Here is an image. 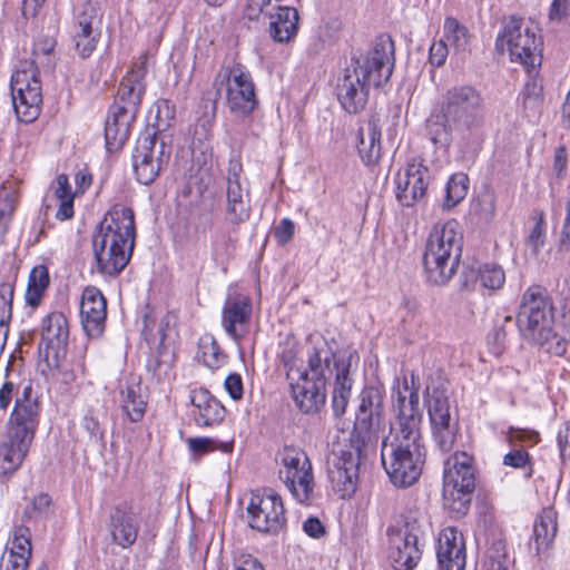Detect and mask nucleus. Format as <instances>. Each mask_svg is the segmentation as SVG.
<instances>
[{
  "instance_id": "1",
  "label": "nucleus",
  "mask_w": 570,
  "mask_h": 570,
  "mask_svg": "<svg viewBox=\"0 0 570 570\" xmlns=\"http://www.w3.org/2000/svg\"><path fill=\"white\" fill-rule=\"evenodd\" d=\"M419 389V379L413 372L410 376L396 379L393 386V409L396 417L391 424L390 434L383 438L381 443L382 465L390 481L397 488L414 484L424 464Z\"/></svg>"
},
{
  "instance_id": "2",
  "label": "nucleus",
  "mask_w": 570,
  "mask_h": 570,
  "mask_svg": "<svg viewBox=\"0 0 570 570\" xmlns=\"http://www.w3.org/2000/svg\"><path fill=\"white\" fill-rule=\"evenodd\" d=\"M382 385L365 386L360 394V405L351 432H340L332 442L327 455V475L333 490L340 498H351L358 482V470L363 456L373 450L383 429Z\"/></svg>"
},
{
  "instance_id": "3",
  "label": "nucleus",
  "mask_w": 570,
  "mask_h": 570,
  "mask_svg": "<svg viewBox=\"0 0 570 570\" xmlns=\"http://www.w3.org/2000/svg\"><path fill=\"white\" fill-rule=\"evenodd\" d=\"M136 238L131 208L115 205L92 236L96 268L105 277H116L128 265Z\"/></svg>"
},
{
  "instance_id": "4",
  "label": "nucleus",
  "mask_w": 570,
  "mask_h": 570,
  "mask_svg": "<svg viewBox=\"0 0 570 570\" xmlns=\"http://www.w3.org/2000/svg\"><path fill=\"white\" fill-rule=\"evenodd\" d=\"M440 109L453 126L456 145L462 153L478 151L487 136L482 92L466 83L451 86L442 95Z\"/></svg>"
},
{
  "instance_id": "5",
  "label": "nucleus",
  "mask_w": 570,
  "mask_h": 570,
  "mask_svg": "<svg viewBox=\"0 0 570 570\" xmlns=\"http://www.w3.org/2000/svg\"><path fill=\"white\" fill-rule=\"evenodd\" d=\"M226 220L230 228H218L212 235V248L216 256L228 255L237 242L238 227L250 217L249 183L238 159H230L226 175Z\"/></svg>"
},
{
  "instance_id": "6",
  "label": "nucleus",
  "mask_w": 570,
  "mask_h": 570,
  "mask_svg": "<svg viewBox=\"0 0 570 570\" xmlns=\"http://www.w3.org/2000/svg\"><path fill=\"white\" fill-rule=\"evenodd\" d=\"M462 245L463 234L456 220L434 225L423 258L424 268L432 282L444 284L454 275Z\"/></svg>"
},
{
  "instance_id": "7",
  "label": "nucleus",
  "mask_w": 570,
  "mask_h": 570,
  "mask_svg": "<svg viewBox=\"0 0 570 570\" xmlns=\"http://www.w3.org/2000/svg\"><path fill=\"white\" fill-rule=\"evenodd\" d=\"M389 559L395 570L414 569L422 557L421 513L413 508L401 511L387 527Z\"/></svg>"
},
{
  "instance_id": "8",
  "label": "nucleus",
  "mask_w": 570,
  "mask_h": 570,
  "mask_svg": "<svg viewBox=\"0 0 570 570\" xmlns=\"http://www.w3.org/2000/svg\"><path fill=\"white\" fill-rule=\"evenodd\" d=\"M473 458L463 451H455L444 460L443 505L455 517L465 515L475 489Z\"/></svg>"
},
{
  "instance_id": "9",
  "label": "nucleus",
  "mask_w": 570,
  "mask_h": 570,
  "mask_svg": "<svg viewBox=\"0 0 570 570\" xmlns=\"http://www.w3.org/2000/svg\"><path fill=\"white\" fill-rule=\"evenodd\" d=\"M517 325L524 340L540 346L553 336L552 306L542 287L531 286L523 293Z\"/></svg>"
},
{
  "instance_id": "10",
  "label": "nucleus",
  "mask_w": 570,
  "mask_h": 570,
  "mask_svg": "<svg viewBox=\"0 0 570 570\" xmlns=\"http://www.w3.org/2000/svg\"><path fill=\"white\" fill-rule=\"evenodd\" d=\"M497 46L507 47L511 60L521 63L532 73L541 65V38L538 28L523 18L510 17L497 38Z\"/></svg>"
},
{
  "instance_id": "11",
  "label": "nucleus",
  "mask_w": 570,
  "mask_h": 570,
  "mask_svg": "<svg viewBox=\"0 0 570 570\" xmlns=\"http://www.w3.org/2000/svg\"><path fill=\"white\" fill-rule=\"evenodd\" d=\"M279 456V480L297 503L312 505L318 494L313 465L307 453L301 448L284 446Z\"/></svg>"
},
{
  "instance_id": "12",
  "label": "nucleus",
  "mask_w": 570,
  "mask_h": 570,
  "mask_svg": "<svg viewBox=\"0 0 570 570\" xmlns=\"http://www.w3.org/2000/svg\"><path fill=\"white\" fill-rule=\"evenodd\" d=\"M12 105L17 118L31 122L39 116L42 102L39 71L33 61H21L11 76Z\"/></svg>"
},
{
  "instance_id": "13",
  "label": "nucleus",
  "mask_w": 570,
  "mask_h": 570,
  "mask_svg": "<svg viewBox=\"0 0 570 570\" xmlns=\"http://www.w3.org/2000/svg\"><path fill=\"white\" fill-rule=\"evenodd\" d=\"M394 42L389 36H380L368 51L348 65L372 87L385 85L394 69Z\"/></svg>"
},
{
  "instance_id": "14",
  "label": "nucleus",
  "mask_w": 570,
  "mask_h": 570,
  "mask_svg": "<svg viewBox=\"0 0 570 570\" xmlns=\"http://www.w3.org/2000/svg\"><path fill=\"white\" fill-rule=\"evenodd\" d=\"M226 81V104L232 115L247 118L258 106L255 83L249 71L240 66L223 69L218 73Z\"/></svg>"
},
{
  "instance_id": "15",
  "label": "nucleus",
  "mask_w": 570,
  "mask_h": 570,
  "mask_svg": "<svg viewBox=\"0 0 570 570\" xmlns=\"http://www.w3.org/2000/svg\"><path fill=\"white\" fill-rule=\"evenodd\" d=\"M249 525L261 532L276 533L285 524L282 497L273 489L253 492L247 507Z\"/></svg>"
},
{
  "instance_id": "16",
  "label": "nucleus",
  "mask_w": 570,
  "mask_h": 570,
  "mask_svg": "<svg viewBox=\"0 0 570 570\" xmlns=\"http://www.w3.org/2000/svg\"><path fill=\"white\" fill-rule=\"evenodd\" d=\"M40 416L39 399L33 393L31 385H27L16 399L4 432L31 444L40 423Z\"/></svg>"
},
{
  "instance_id": "17",
  "label": "nucleus",
  "mask_w": 570,
  "mask_h": 570,
  "mask_svg": "<svg viewBox=\"0 0 570 570\" xmlns=\"http://www.w3.org/2000/svg\"><path fill=\"white\" fill-rule=\"evenodd\" d=\"M165 144L157 145L155 131L147 130L142 134L132 154V166L140 184L149 185L159 175L164 164Z\"/></svg>"
},
{
  "instance_id": "18",
  "label": "nucleus",
  "mask_w": 570,
  "mask_h": 570,
  "mask_svg": "<svg viewBox=\"0 0 570 570\" xmlns=\"http://www.w3.org/2000/svg\"><path fill=\"white\" fill-rule=\"evenodd\" d=\"M431 181L430 169L422 160H410L403 171L395 176V196L397 202L405 207L423 200Z\"/></svg>"
},
{
  "instance_id": "19",
  "label": "nucleus",
  "mask_w": 570,
  "mask_h": 570,
  "mask_svg": "<svg viewBox=\"0 0 570 570\" xmlns=\"http://www.w3.org/2000/svg\"><path fill=\"white\" fill-rule=\"evenodd\" d=\"M429 416L432 426L434 441L442 452H450L454 449L459 424L451 416L450 404L442 393L433 392L429 400Z\"/></svg>"
},
{
  "instance_id": "20",
  "label": "nucleus",
  "mask_w": 570,
  "mask_h": 570,
  "mask_svg": "<svg viewBox=\"0 0 570 570\" xmlns=\"http://www.w3.org/2000/svg\"><path fill=\"white\" fill-rule=\"evenodd\" d=\"M291 396L296 407L304 414H314L324 406L326 394L321 379H311L307 371L288 374Z\"/></svg>"
},
{
  "instance_id": "21",
  "label": "nucleus",
  "mask_w": 570,
  "mask_h": 570,
  "mask_svg": "<svg viewBox=\"0 0 570 570\" xmlns=\"http://www.w3.org/2000/svg\"><path fill=\"white\" fill-rule=\"evenodd\" d=\"M252 309V301L247 295L228 292L222 312V326L234 341H240L248 333Z\"/></svg>"
},
{
  "instance_id": "22",
  "label": "nucleus",
  "mask_w": 570,
  "mask_h": 570,
  "mask_svg": "<svg viewBox=\"0 0 570 570\" xmlns=\"http://www.w3.org/2000/svg\"><path fill=\"white\" fill-rule=\"evenodd\" d=\"M72 38L78 55L91 56L100 38L98 10L91 2H85L76 17Z\"/></svg>"
},
{
  "instance_id": "23",
  "label": "nucleus",
  "mask_w": 570,
  "mask_h": 570,
  "mask_svg": "<svg viewBox=\"0 0 570 570\" xmlns=\"http://www.w3.org/2000/svg\"><path fill=\"white\" fill-rule=\"evenodd\" d=\"M372 87L352 67L347 66L337 79L336 95L341 106L350 114L364 109Z\"/></svg>"
},
{
  "instance_id": "24",
  "label": "nucleus",
  "mask_w": 570,
  "mask_h": 570,
  "mask_svg": "<svg viewBox=\"0 0 570 570\" xmlns=\"http://www.w3.org/2000/svg\"><path fill=\"white\" fill-rule=\"evenodd\" d=\"M107 301L99 288L87 286L80 301V320L86 334L98 337L105 330Z\"/></svg>"
},
{
  "instance_id": "25",
  "label": "nucleus",
  "mask_w": 570,
  "mask_h": 570,
  "mask_svg": "<svg viewBox=\"0 0 570 570\" xmlns=\"http://www.w3.org/2000/svg\"><path fill=\"white\" fill-rule=\"evenodd\" d=\"M436 558L440 570L465 569V541L463 534L456 528L448 527L440 532Z\"/></svg>"
},
{
  "instance_id": "26",
  "label": "nucleus",
  "mask_w": 570,
  "mask_h": 570,
  "mask_svg": "<svg viewBox=\"0 0 570 570\" xmlns=\"http://www.w3.org/2000/svg\"><path fill=\"white\" fill-rule=\"evenodd\" d=\"M145 76L146 69L144 63L136 65L131 68L120 81L114 105L137 115L141 97L145 92Z\"/></svg>"
},
{
  "instance_id": "27",
  "label": "nucleus",
  "mask_w": 570,
  "mask_h": 570,
  "mask_svg": "<svg viewBox=\"0 0 570 570\" xmlns=\"http://www.w3.org/2000/svg\"><path fill=\"white\" fill-rule=\"evenodd\" d=\"M69 338V327L66 316L60 312L50 313L42 321L41 343L45 347L47 357L52 354L58 357L65 353Z\"/></svg>"
},
{
  "instance_id": "28",
  "label": "nucleus",
  "mask_w": 570,
  "mask_h": 570,
  "mask_svg": "<svg viewBox=\"0 0 570 570\" xmlns=\"http://www.w3.org/2000/svg\"><path fill=\"white\" fill-rule=\"evenodd\" d=\"M30 446V443L6 432L0 434V480H7L21 466Z\"/></svg>"
},
{
  "instance_id": "29",
  "label": "nucleus",
  "mask_w": 570,
  "mask_h": 570,
  "mask_svg": "<svg viewBox=\"0 0 570 570\" xmlns=\"http://www.w3.org/2000/svg\"><path fill=\"white\" fill-rule=\"evenodd\" d=\"M136 114L112 106L105 125L106 147L109 151L119 149L129 138Z\"/></svg>"
},
{
  "instance_id": "30",
  "label": "nucleus",
  "mask_w": 570,
  "mask_h": 570,
  "mask_svg": "<svg viewBox=\"0 0 570 570\" xmlns=\"http://www.w3.org/2000/svg\"><path fill=\"white\" fill-rule=\"evenodd\" d=\"M382 130L376 117L365 122L358 129V154L366 166L375 165L381 157Z\"/></svg>"
},
{
  "instance_id": "31",
  "label": "nucleus",
  "mask_w": 570,
  "mask_h": 570,
  "mask_svg": "<svg viewBox=\"0 0 570 570\" xmlns=\"http://www.w3.org/2000/svg\"><path fill=\"white\" fill-rule=\"evenodd\" d=\"M190 403L197 409L195 416L199 425H213L225 416V407L205 389L191 391Z\"/></svg>"
},
{
  "instance_id": "32",
  "label": "nucleus",
  "mask_w": 570,
  "mask_h": 570,
  "mask_svg": "<svg viewBox=\"0 0 570 570\" xmlns=\"http://www.w3.org/2000/svg\"><path fill=\"white\" fill-rule=\"evenodd\" d=\"M120 407L131 423L140 422L146 413L147 401L141 393L139 381L131 379L120 389Z\"/></svg>"
},
{
  "instance_id": "33",
  "label": "nucleus",
  "mask_w": 570,
  "mask_h": 570,
  "mask_svg": "<svg viewBox=\"0 0 570 570\" xmlns=\"http://www.w3.org/2000/svg\"><path fill=\"white\" fill-rule=\"evenodd\" d=\"M75 194L69 184V179L65 174L59 175L50 186V194L46 198L47 209L51 207V202L58 203L56 218L67 220L73 216Z\"/></svg>"
},
{
  "instance_id": "34",
  "label": "nucleus",
  "mask_w": 570,
  "mask_h": 570,
  "mask_svg": "<svg viewBox=\"0 0 570 570\" xmlns=\"http://www.w3.org/2000/svg\"><path fill=\"white\" fill-rule=\"evenodd\" d=\"M299 16L292 7H277L275 14H271L269 33L277 42H287L298 30Z\"/></svg>"
},
{
  "instance_id": "35",
  "label": "nucleus",
  "mask_w": 570,
  "mask_h": 570,
  "mask_svg": "<svg viewBox=\"0 0 570 570\" xmlns=\"http://www.w3.org/2000/svg\"><path fill=\"white\" fill-rule=\"evenodd\" d=\"M111 535L122 548L132 546L138 535V522L134 512L116 509L111 515Z\"/></svg>"
},
{
  "instance_id": "36",
  "label": "nucleus",
  "mask_w": 570,
  "mask_h": 570,
  "mask_svg": "<svg viewBox=\"0 0 570 570\" xmlns=\"http://www.w3.org/2000/svg\"><path fill=\"white\" fill-rule=\"evenodd\" d=\"M352 356L340 357L334 363L335 384L333 390V409L336 414L344 413L352 390V379L350 377Z\"/></svg>"
},
{
  "instance_id": "37",
  "label": "nucleus",
  "mask_w": 570,
  "mask_h": 570,
  "mask_svg": "<svg viewBox=\"0 0 570 570\" xmlns=\"http://www.w3.org/2000/svg\"><path fill=\"white\" fill-rule=\"evenodd\" d=\"M307 372L311 379H321L326 384L327 374L332 373L331 363H335V355L325 341L313 345L307 352Z\"/></svg>"
},
{
  "instance_id": "38",
  "label": "nucleus",
  "mask_w": 570,
  "mask_h": 570,
  "mask_svg": "<svg viewBox=\"0 0 570 570\" xmlns=\"http://www.w3.org/2000/svg\"><path fill=\"white\" fill-rule=\"evenodd\" d=\"M557 512L553 508H546L534 522L533 538L537 552L547 549L557 533Z\"/></svg>"
},
{
  "instance_id": "39",
  "label": "nucleus",
  "mask_w": 570,
  "mask_h": 570,
  "mask_svg": "<svg viewBox=\"0 0 570 570\" xmlns=\"http://www.w3.org/2000/svg\"><path fill=\"white\" fill-rule=\"evenodd\" d=\"M49 285V272L43 265L32 268L26 291V302L30 306H38Z\"/></svg>"
},
{
  "instance_id": "40",
  "label": "nucleus",
  "mask_w": 570,
  "mask_h": 570,
  "mask_svg": "<svg viewBox=\"0 0 570 570\" xmlns=\"http://www.w3.org/2000/svg\"><path fill=\"white\" fill-rule=\"evenodd\" d=\"M453 126L449 124L444 115H432L426 121V134L430 140L438 147L446 148L452 141Z\"/></svg>"
},
{
  "instance_id": "41",
  "label": "nucleus",
  "mask_w": 570,
  "mask_h": 570,
  "mask_svg": "<svg viewBox=\"0 0 570 570\" xmlns=\"http://www.w3.org/2000/svg\"><path fill=\"white\" fill-rule=\"evenodd\" d=\"M470 179L464 173H455L453 174L446 184L445 188V197L442 203V208L444 210H450L454 208L459 203H461L469 190Z\"/></svg>"
},
{
  "instance_id": "42",
  "label": "nucleus",
  "mask_w": 570,
  "mask_h": 570,
  "mask_svg": "<svg viewBox=\"0 0 570 570\" xmlns=\"http://www.w3.org/2000/svg\"><path fill=\"white\" fill-rule=\"evenodd\" d=\"M301 353V346L296 337L293 335H286L279 343V351L277 357L286 368V377L294 371H307L303 368L302 362L298 357Z\"/></svg>"
},
{
  "instance_id": "43",
  "label": "nucleus",
  "mask_w": 570,
  "mask_h": 570,
  "mask_svg": "<svg viewBox=\"0 0 570 570\" xmlns=\"http://www.w3.org/2000/svg\"><path fill=\"white\" fill-rule=\"evenodd\" d=\"M443 36L446 45L449 43L455 51H465L469 45V33L466 28L455 18L449 17L443 24Z\"/></svg>"
},
{
  "instance_id": "44",
  "label": "nucleus",
  "mask_w": 570,
  "mask_h": 570,
  "mask_svg": "<svg viewBox=\"0 0 570 570\" xmlns=\"http://www.w3.org/2000/svg\"><path fill=\"white\" fill-rule=\"evenodd\" d=\"M14 286L10 282L0 285V347L4 345V338L8 333V324L12 315V299Z\"/></svg>"
},
{
  "instance_id": "45",
  "label": "nucleus",
  "mask_w": 570,
  "mask_h": 570,
  "mask_svg": "<svg viewBox=\"0 0 570 570\" xmlns=\"http://www.w3.org/2000/svg\"><path fill=\"white\" fill-rule=\"evenodd\" d=\"M199 357L212 370L220 367L226 361V355L218 343L209 336L203 337L199 342Z\"/></svg>"
},
{
  "instance_id": "46",
  "label": "nucleus",
  "mask_w": 570,
  "mask_h": 570,
  "mask_svg": "<svg viewBox=\"0 0 570 570\" xmlns=\"http://www.w3.org/2000/svg\"><path fill=\"white\" fill-rule=\"evenodd\" d=\"M476 281L489 291L500 289L505 282V274L501 266L484 264L479 267Z\"/></svg>"
},
{
  "instance_id": "47",
  "label": "nucleus",
  "mask_w": 570,
  "mask_h": 570,
  "mask_svg": "<svg viewBox=\"0 0 570 570\" xmlns=\"http://www.w3.org/2000/svg\"><path fill=\"white\" fill-rule=\"evenodd\" d=\"M530 79L521 91V104L527 112L535 114L542 100V86L529 73Z\"/></svg>"
},
{
  "instance_id": "48",
  "label": "nucleus",
  "mask_w": 570,
  "mask_h": 570,
  "mask_svg": "<svg viewBox=\"0 0 570 570\" xmlns=\"http://www.w3.org/2000/svg\"><path fill=\"white\" fill-rule=\"evenodd\" d=\"M495 196L491 190L482 191L471 205V213L481 222H490L495 214Z\"/></svg>"
},
{
  "instance_id": "49",
  "label": "nucleus",
  "mask_w": 570,
  "mask_h": 570,
  "mask_svg": "<svg viewBox=\"0 0 570 570\" xmlns=\"http://www.w3.org/2000/svg\"><path fill=\"white\" fill-rule=\"evenodd\" d=\"M4 552H12L16 557H22L24 561L29 562L31 557V542L27 528H19L16 530L11 547Z\"/></svg>"
},
{
  "instance_id": "50",
  "label": "nucleus",
  "mask_w": 570,
  "mask_h": 570,
  "mask_svg": "<svg viewBox=\"0 0 570 570\" xmlns=\"http://www.w3.org/2000/svg\"><path fill=\"white\" fill-rule=\"evenodd\" d=\"M155 108H156V116H155V124H154L155 130L154 131L157 134V131H165L166 129H168L171 126L173 120L175 118V109L168 100L158 101L155 105Z\"/></svg>"
},
{
  "instance_id": "51",
  "label": "nucleus",
  "mask_w": 570,
  "mask_h": 570,
  "mask_svg": "<svg viewBox=\"0 0 570 570\" xmlns=\"http://www.w3.org/2000/svg\"><path fill=\"white\" fill-rule=\"evenodd\" d=\"M17 193L3 185L0 189V225H6L16 209Z\"/></svg>"
},
{
  "instance_id": "52",
  "label": "nucleus",
  "mask_w": 570,
  "mask_h": 570,
  "mask_svg": "<svg viewBox=\"0 0 570 570\" xmlns=\"http://www.w3.org/2000/svg\"><path fill=\"white\" fill-rule=\"evenodd\" d=\"M140 320H141V335L144 336L145 341L148 343H155V341H156L155 328L157 325L156 311L153 307L146 305L140 311Z\"/></svg>"
},
{
  "instance_id": "53",
  "label": "nucleus",
  "mask_w": 570,
  "mask_h": 570,
  "mask_svg": "<svg viewBox=\"0 0 570 570\" xmlns=\"http://www.w3.org/2000/svg\"><path fill=\"white\" fill-rule=\"evenodd\" d=\"M544 218L543 214L540 213L539 215L535 216V223L527 238V246L531 249L533 254H537L540 247L544 244Z\"/></svg>"
},
{
  "instance_id": "54",
  "label": "nucleus",
  "mask_w": 570,
  "mask_h": 570,
  "mask_svg": "<svg viewBox=\"0 0 570 570\" xmlns=\"http://www.w3.org/2000/svg\"><path fill=\"white\" fill-rule=\"evenodd\" d=\"M295 233V224L289 218H283L275 227L274 236L278 244L285 245L289 243Z\"/></svg>"
},
{
  "instance_id": "55",
  "label": "nucleus",
  "mask_w": 570,
  "mask_h": 570,
  "mask_svg": "<svg viewBox=\"0 0 570 570\" xmlns=\"http://www.w3.org/2000/svg\"><path fill=\"white\" fill-rule=\"evenodd\" d=\"M448 45L441 39L439 41H434L430 47L429 60L432 66L440 67L444 65L448 58Z\"/></svg>"
},
{
  "instance_id": "56",
  "label": "nucleus",
  "mask_w": 570,
  "mask_h": 570,
  "mask_svg": "<svg viewBox=\"0 0 570 570\" xmlns=\"http://www.w3.org/2000/svg\"><path fill=\"white\" fill-rule=\"evenodd\" d=\"M177 322V316L171 313L167 312L160 320L158 324V328L155 332L156 337L159 338V345H163L166 341V338L169 336L170 331L175 327Z\"/></svg>"
},
{
  "instance_id": "57",
  "label": "nucleus",
  "mask_w": 570,
  "mask_h": 570,
  "mask_svg": "<svg viewBox=\"0 0 570 570\" xmlns=\"http://www.w3.org/2000/svg\"><path fill=\"white\" fill-rule=\"evenodd\" d=\"M29 562L12 552H3L0 559V570H27Z\"/></svg>"
},
{
  "instance_id": "58",
  "label": "nucleus",
  "mask_w": 570,
  "mask_h": 570,
  "mask_svg": "<svg viewBox=\"0 0 570 570\" xmlns=\"http://www.w3.org/2000/svg\"><path fill=\"white\" fill-rule=\"evenodd\" d=\"M529 463V453L524 450H512L503 456V464L514 469H520Z\"/></svg>"
},
{
  "instance_id": "59",
  "label": "nucleus",
  "mask_w": 570,
  "mask_h": 570,
  "mask_svg": "<svg viewBox=\"0 0 570 570\" xmlns=\"http://www.w3.org/2000/svg\"><path fill=\"white\" fill-rule=\"evenodd\" d=\"M570 16V0H553L549 10V19L560 22Z\"/></svg>"
},
{
  "instance_id": "60",
  "label": "nucleus",
  "mask_w": 570,
  "mask_h": 570,
  "mask_svg": "<svg viewBox=\"0 0 570 570\" xmlns=\"http://www.w3.org/2000/svg\"><path fill=\"white\" fill-rule=\"evenodd\" d=\"M558 445L562 461L570 463V422L559 431Z\"/></svg>"
},
{
  "instance_id": "61",
  "label": "nucleus",
  "mask_w": 570,
  "mask_h": 570,
  "mask_svg": "<svg viewBox=\"0 0 570 570\" xmlns=\"http://www.w3.org/2000/svg\"><path fill=\"white\" fill-rule=\"evenodd\" d=\"M225 389L233 400L243 397V382L238 374H229L225 380Z\"/></svg>"
},
{
  "instance_id": "62",
  "label": "nucleus",
  "mask_w": 570,
  "mask_h": 570,
  "mask_svg": "<svg viewBox=\"0 0 570 570\" xmlns=\"http://www.w3.org/2000/svg\"><path fill=\"white\" fill-rule=\"evenodd\" d=\"M303 530L308 537L314 539H320L325 534V527L317 518L314 517L304 521Z\"/></svg>"
},
{
  "instance_id": "63",
  "label": "nucleus",
  "mask_w": 570,
  "mask_h": 570,
  "mask_svg": "<svg viewBox=\"0 0 570 570\" xmlns=\"http://www.w3.org/2000/svg\"><path fill=\"white\" fill-rule=\"evenodd\" d=\"M235 570H264V568L256 558L242 554L235 559Z\"/></svg>"
},
{
  "instance_id": "64",
  "label": "nucleus",
  "mask_w": 570,
  "mask_h": 570,
  "mask_svg": "<svg viewBox=\"0 0 570 570\" xmlns=\"http://www.w3.org/2000/svg\"><path fill=\"white\" fill-rule=\"evenodd\" d=\"M560 312L566 326L570 327V284L561 292Z\"/></svg>"
}]
</instances>
